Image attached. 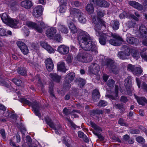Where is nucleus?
<instances>
[{"mask_svg": "<svg viewBox=\"0 0 147 147\" xmlns=\"http://www.w3.org/2000/svg\"><path fill=\"white\" fill-rule=\"evenodd\" d=\"M66 7L65 4H61L60 6L59 11L61 13H63L65 12Z\"/></svg>", "mask_w": 147, "mask_h": 147, "instance_id": "44", "label": "nucleus"}, {"mask_svg": "<svg viewBox=\"0 0 147 147\" xmlns=\"http://www.w3.org/2000/svg\"><path fill=\"white\" fill-rule=\"evenodd\" d=\"M131 53L130 49L127 47H126V49L124 51L119 52L118 56L122 59H127V57Z\"/></svg>", "mask_w": 147, "mask_h": 147, "instance_id": "11", "label": "nucleus"}, {"mask_svg": "<svg viewBox=\"0 0 147 147\" xmlns=\"http://www.w3.org/2000/svg\"><path fill=\"white\" fill-rule=\"evenodd\" d=\"M69 49L68 47L65 45H61L58 47L57 51L61 55H65L68 53Z\"/></svg>", "mask_w": 147, "mask_h": 147, "instance_id": "12", "label": "nucleus"}, {"mask_svg": "<svg viewBox=\"0 0 147 147\" xmlns=\"http://www.w3.org/2000/svg\"><path fill=\"white\" fill-rule=\"evenodd\" d=\"M78 39L80 46L84 50L92 51H96V45L92 41L87 32L84 31L80 32L79 34Z\"/></svg>", "mask_w": 147, "mask_h": 147, "instance_id": "1", "label": "nucleus"}, {"mask_svg": "<svg viewBox=\"0 0 147 147\" xmlns=\"http://www.w3.org/2000/svg\"><path fill=\"white\" fill-rule=\"evenodd\" d=\"M109 77L106 74H104L103 76V79L105 82H106L107 80Z\"/></svg>", "mask_w": 147, "mask_h": 147, "instance_id": "64", "label": "nucleus"}, {"mask_svg": "<svg viewBox=\"0 0 147 147\" xmlns=\"http://www.w3.org/2000/svg\"><path fill=\"white\" fill-rule=\"evenodd\" d=\"M0 133L3 139H5V136L4 130L3 129L0 130Z\"/></svg>", "mask_w": 147, "mask_h": 147, "instance_id": "58", "label": "nucleus"}, {"mask_svg": "<svg viewBox=\"0 0 147 147\" xmlns=\"http://www.w3.org/2000/svg\"><path fill=\"white\" fill-rule=\"evenodd\" d=\"M119 90V88L117 86H115V97L113 96L112 95H106V96L107 97L110 98L113 100H115L117 98V97L118 96V93Z\"/></svg>", "mask_w": 147, "mask_h": 147, "instance_id": "32", "label": "nucleus"}, {"mask_svg": "<svg viewBox=\"0 0 147 147\" xmlns=\"http://www.w3.org/2000/svg\"><path fill=\"white\" fill-rule=\"evenodd\" d=\"M100 96V93L98 90L95 89L94 90L92 93V96L94 100H96L97 99H99Z\"/></svg>", "mask_w": 147, "mask_h": 147, "instance_id": "35", "label": "nucleus"}, {"mask_svg": "<svg viewBox=\"0 0 147 147\" xmlns=\"http://www.w3.org/2000/svg\"><path fill=\"white\" fill-rule=\"evenodd\" d=\"M84 59L87 60L85 61L84 62H90L92 60V57L91 55L86 53V55L85 56Z\"/></svg>", "mask_w": 147, "mask_h": 147, "instance_id": "40", "label": "nucleus"}, {"mask_svg": "<svg viewBox=\"0 0 147 147\" xmlns=\"http://www.w3.org/2000/svg\"><path fill=\"white\" fill-rule=\"evenodd\" d=\"M7 25L12 28H18L20 27L18 21L15 19H11Z\"/></svg>", "mask_w": 147, "mask_h": 147, "instance_id": "20", "label": "nucleus"}, {"mask_svg": "<svg viewBox=\"0 0 147 147\" xmlns=\"http://www.w3.org/2000/svg\"><path fill=\"white\" fill-rule=\"evenodd\" d=\"M57 68L59 71L64 72L67 70L66 68L65 63L63 61H60L58 63Z\"/></svg>", "mask_w": 147, "mask_h": 147, "instance_id": "26", "label": "nucleus"}, {"mask_svg": "<svg viewBox=\"0 0 147 147\" xmlns=\"http://www.w3.org/2000/svg\"><path fill=\"white\" fill-rule=\"evenodd\" d=\"M65 145L67 146V147H75V145L73 144H71L70 142L65 143Z\"/></svg>", "mask_w": 147, "mask_h": 147, "instance_id": "59", "label": "nucleus"}, {"mask_svg": "<svg viewBox=\"0 0 147 147\" xmlns=\"http://www.w3.org/2000/svg\"><path fill=\"white\" fill-rule=\"evenodd\" d=\"M18 46L20 48L22 52L24 54L26 55L28 52L27 47L23 42L19 41L17 42Z\"/></svg>", "mask_w": 147, "mask_h": 147, "instance_id": "14", "label": "nucleus"}, {"mask_svg": "<svg viewBox=\"0 0 147 147\" xmlns=\"http://www.w3.org/2000/svg\"><path fill=\"white\" fill-rule=\"evenodd\" d=\"M70 14L71 16H73L74 17H77L79 22L80 23L84 24L86 23V18L84 17L83 13L79 9L72 8L70 10Z\"/></svg>", "mask_w": 147, "mask_h": 147, "instance_id": "4", "label": "nucleus"}, {"mask_svg": "<svg viewBox=\"0 0 147 147\" xmlns=\"http://www.w3.org/2000/svg\"><path fill=\"white\" fill-rule=\"evenodd\" d=\"M135 98L136 99L138 103L141 105H144L147 103V100L144 97L138 98L134 94Z\"/></svg>", "mask_w": 147, "mask_h": 147, "instance_id": "29", "label": "nucleus"}, {"mask_svg": "<svg viewBox=\"0 0 147 147\" xmlns=\"http://www.w3.org/2000/svg\"><path fill=\"white\" fill-rule=\"evenodd\" d=\"M90 2L101 7H108L109 5V3L104 0H90Z\"/></svg>", "mask_w": 147, "mask_h": 147, "instance_id": "10", "label": "nucleus"}, {"mask_svg": "<svg viewBox=\"0 0 147 147\" xmlns=\"http://www.w3.org/2000/svg\"><path fill=\"white\" fill-rule=\"evenodd\" d=\"M90 4H88L86 7V10L87 13L88 14H90L92 13L94 11V8L93 7L92 3L94 4L93 3L90 2Z\"/></svg>", "mask_w": 147, "mask_h": 147, "instance_id": "28", "label": "nucleus"}, {"mask_svg": "<svg viewBox=\"0 0 147 147\" xmlns=\"http://www.w3.org/2000/svg\"><path fill=\"white\" fill-rule=\"evenodd\" d=\"M21 6L27 9H30L32 6V2L29 0H25L22 1L21 3Z\"/></svg>", "mask_w": 147, "mask_h": 147, "instance_id": "23", "label": "nucleus"}, {"mask_svg": "<svg viewBox=\"0 0 147 147\" xmlns=\"http://www.w3.org/2000/svg\"><path fill=\"white\" fill-rule=\"evenodd\" d=\"M37 78H36V81H38V82L39 84H40V86L41 87V88H42V85L41 83V82L40 80V78H39V76H37Z\"/></svg>", "mask_w": 147, "mask_h": 147, "instance_id": "61", "label": "nucleus"}, {"mask_svg": "<svg viewBox=\"0 0 147 147\" xmlns=\"http://www.w3.org/2000/svg\"><path fill=\"white\" fill-rule=\"evenodd\" d=\"M12 32L11 31L8 30L6 31L4 28H0V36H7L8 35H11Z\"/></svg>", "mask_w": 147, "mask_h": 147, "instance_id": "30", "label": "nucleus"}, {"mask_svg": "<svg viewBox=\"0 0 147 147\" xmlns=\"http://www.w3.org/2000/svg\"><path fill=\"white\" fill-rule=\"evenodd\" d=\"M57 30L53 27H51L48 29L46 32V34L47 36L49 38H53L54 35L56 33Z\"/></svg>", "mask_w": 147, "mask_h": 147, "instance_id": "16", "label": "nucleus"}, {"mask_svg": "<svg viewBox=\"0 0 147 147\" xmlns=\"http://www.w3.org/2000/svg\"><path fill=\"white\" fill-rule=\"evenodd\" d=\"M86 55V53L82 52L81 50H80V52L75 57V59L79 62H84L87 60H85V56Z\"/></svg>", "mask_w": 147, "mask_h": 147, "instance_id": "17", "label": "nucleus"}, {"mask_svg": "<svg viewBox=\"0 0 147 147\" xmlns=\"http://www.w3.org/2000/svg\"><path fill=\"white\" fill-rule=\"evenodd\" d=\"M55 40L58 42H60L62 40V37L59 34H57L54 37Z\"/></svg>", "mask_w": 147, "mask_h": 147, "instance_id": "46", "label": "nucleus"}, {"mask_svg": "<svg viewBox=\"0 0 147 147\" xmlns=\"http://www.w3.org/2000/svg\"><path fill=\"white\" fill-rule=\"evenodd\" d=\"M46 67L49 71H52L54 67V64L52 60L49 58L47 59L45 61Z\"/></svg>", "mask_w": 147, "mask_h": 147, "instance_id": "15", "label": "nucleus"}, {"mask_svg": "<svg viewBox=\"0 0 147 147\" xmlns=\"http://www.w3.org/2000/svg\"><path fill=\"white\" fill-rule=\"evenodd\" d=\"M57 28L58 30L63 33L66 34L68 32V29L61 23L58 24Z\"/></svg>", "mask_w": 147, "mask_h": 147, "instance_id": "27", "label": "nucleus"}, {"mask_svg": "<svg viewBox=\"0 0 147 147\" xmlns=\"http://www.w3.org/2000/svg\"><path fill=\"white\" fill-rule=\"evenodd\" d=\"M136 81L137 84V85L139 88H142L143 89V88H142L143 86V84L144 83H143L142 84V86H140V84L141 83V82L140 80L138 78H136Z\"/></svg>", "mask_w": 147, "mask_h": 147, "instance_id": "51", "label": "nucleus"}, {"mask_svg": "<svg viewBox=\"0 0 147 147\" xmlns=\"http://www.w3.org/2000/svg\"><path fill=\"white\" fill-rule=\"evenodd\" d=\"M131 77H128L125 80V85L129 86L131 83Z\"/></svg>", "mask_w": 147, "mask_h": 147, "instance_id": "41", "label": "nucleus"}, {"mask_svg": "<svg viewBox=\"0 0 147 147\" xmlns=\"http://www.w3.org/2000/svg\"><path fill=\"white\" fill-rule=\"evenodd\" d=\"M24 33V35L26 36H28L29 33V32L28 29L24 28L23 30Z\"/></svg>", "mask_w": 147, "mask_h": 147, "instance_id": "57", "label": "nucleus"}, {"mask_svg": "<svg viewBox=\"0 0 147 147\" xmlns=\"http://www.w3.org/2000/svg\"><path fill=\"white\" fill-rule=\"evenodd\" d=\"M136 140L138 142L142 144L145 142V140L142 137L139 136L136 138Z\"/></svg>", "mask_w": 147, "mask_h": 147, "instance_id": "45", "label": "nucleus"}, {"mask_svg": "<svg viewBox=\"0 0 147 147\" xmlns=\"http://www.w3.org/2000/svg\"><path fill=\"white\" fill-rule=\"evenodd\" d=\"M115 84V81L112 79L109 80L107 83V85L110 87H112L113 86V85Z\"/></svg>", "mask_w": 147, "mask_h": 147, "instance_id": "49", "label": "nucleus"}, {"mask_svg": "<svg viewBox=\"0 0 147 147\" xmlns=\"http://www.w3.org/2000/svg\"><path fill=\"white\" fill-rule=\"evenodd\" d=\"M1 17L3 22L7 24L9 23V22L11 19L6 13H3L1 15Z\"/></svg>", "mask_w": 147, "mask_h": 147, "instance_id": "25", "label": "nucleus"}, {"mask_svg": "<svg viewBox=\"0 0 147 147\" xmlns=\"http://www.w3.org/2000/svg\"><path fill=\"white\" fill-rule=\"evenodd\" d=\"M74 5L76 7H78L81 5V3L78 1H76L74 2Z\"/></svg>", "mask_w": 147, "mask_h": 147, "instance_id": "62", "label": "nucleus"}, {"mask_svg": "<svg viewBox=\"0 0 147 147\" xmlns=\"http://www.w3.org/2000/svg\"><path fill=\"white\" fill-rule=\"evenodd\" d=\"M63 113L66 115H67L70 113V112L68 109L65 108L63 110Z\"/></svg>", "mask_w": 147, "mask_h": 147, "instance_id": "55", "label": "nucleus"}, {"mask_svg": "<svg viewBox=\"0 0 147 147\" xmlns=\"http://www.w3.org/2000/svg\"><path fill=\"white\" fill-rule=\"evenodd\" d=\"M21 101L25 104L32 106L33 109V111H34L36 115L38 117L40 116V114L39 112V109L40 108V104L37 102H34L32 104L31 102L28 100L24 98H21Z\"/></svg>", "mask_w": 147, "mask_h": 147, "instance_id": "5", "label": "nucleus"}, {"mask_svg": "<svg viewBox=\"0 0 147 147\" xmlns=\"http://www.w3.org/2000/svg\"><path fill=\"white\" fill-rule=\"evenodd\" d=\"M0 82L2 85L5 86L7 88L10 87V85L7 83L3 78H0Z\"/></svg>", "mask_w": 147, "mask_h": 147, "instance_id": "42", "label": "nucleus"}, {"mask_svg": "<svg viewBox=\"0 0 147 147\" xmlns=\"http://www.w3.org/2000/svg\"><path fill=\"white\" fill-rule=\"evenodd\" d=\"M128 3L130 6L139 10H141L143 9V6L135 1H129Z\"/></svg>", "mask_w": 147, "mask_h": 147, "instance_id": "22", "label": "nucleus"}, {"mask_svg": "<svg viewBox=\"0 0 147 147\" xmlns=\"http://www.w3.org/2000/svg\"><path fill=\"white\" fill-rule=\"evenodd\" d=\"M78 135L80 138H83L85 142H89L88 138L83 132L81 131H78Z\"/></svg>", "mask_w": 147, "mask_h": 147, "instance_id": "36", "label": "nucleus"}, {"mask_svg": "<svg viewBox=\"0 0 147 147\" xmlns=\"http://www.w3.org/2000/svg\"><path fill=\"white\" fill-rule=\"evenodd\" d=\"M102 65L104 67L105 66L106 68H109V70L115 74L118 73V71L114 63V61L110 59H106L103 61L101 63Z\"/></svg>", "mask_w": 147, "mask_h": 147, "instance_id": "3", "label": "nucleus"}, {"mask_svg": "<svg viewBox=\"0 0 147 147\" xmlns=\"http://www.w3.org/2000/svg\"><path fill=\"white\" fill-rule=\"evenodd\" d=\"M135 66L131 64H129L127 66V69L131 71L133 73V71L135 69Z\"/></svg>", "mask_w": 147, "mask_h": 147, "instance_id": "50", "label": "nucleus"}, {"mask_svg": "<svg viewBox=\"0 0 147 147\" xmlns=\"http://www.w3.org/2000/svg\"><path fill=\"white\" fill-rule=\"evenodd\" d=\"M43 8L41 5L36 7L34 9L33 11V15L36 18L39 17L42 12Z\"/></svg>", "mask_w": 147, "mask_h": 147, "instance_id": "13", "label": "nucleus"}, {"mask_svg": "<svg viewBox=\"0 0 147 147\" xmlns=\"http://www.w3.org/2000/svg\"><path fill=\"white\" fill-rule=\"evenodd\" d=\"M97 14L98 17H102L104 16L105 13L104 12H102L100 11H99L98 12Z\"/></svg>", "mask_w": 147, "mask_h": 147, "instance_id": "60", "label": "nucleus"}, {"mask_svg": "<svg viewBox=\"0 0 147 147\" xmlns=\"http://www.w3.org/2000/svg\"><path fill=\"white\" fill-rule=\"evenodd\" d=\"M118 123L119 124H120L122 126H126L127 124L124 122L123 120L121 119H120L118 121Z\"/></svg>", "mask_w": 147, "mask_h": 147, "instance_id": "54", "label": "nucleus"}, {"mask_svg": "<svg viewBox=\"0 0 147 147\" xmlns=\"http://www.w3.org/2000/svg\"><path fill=\"white\" fill-rule=\"evenodd\" d=\"M26 25L29 28L34 29L40 33L42 32L43 29L45 27V24L43 22H40L39 26H38L36 23L31 22H28Z\"/></svg>", "mask_w": 147, "mask_h": 147, "instance_id": "7", "label": "nucleus"}, {"mask_svg": "<svg viewBox=\"0 0 147 147\" xmlns=\"http://www.w3.org/2000/svg\"><path fill=\"white\" fill-rule=\"evenodd\" d=\"M111 26L114 30L118 29L119 27V23L117 21H112L111 23Z\"/></svg>", "mask_w": 147, "mask_h": 147, "instance_id": "33", "label": "nucleus"}, {"mask_svg": "<svg viewBox=\"0 0 147 147\" xmlns=\"http://www.w3.org/2000/svg\"><path fill=\"white\" fill-rule=\"evenodd\" d=\"M142 70L141 67H137L135 68L133 74L135 76H138L141 74Z\"/></svg>", "mask_w": 147, "mask_h": 147, "instance_id": "34", "label": "nucleus"}, {"mask_svg": "<svg viewBox=\"0 0 147 147\" xmlns=\"http://www.w3.org/2000/svg\"><path fill=\"white\" fill-rule=\"evenodd\" d=\"M121 102L125 103L128 101V99L126 97L124 96H122L121 98Z\"/></svg>", "mask_w": 147, "mask_h": 147, "instance_id": "56", "label": "nucleus"}, {"mask_svg": "<svg viewBox=\"0 0 147 147\" xmlns=\"http://www.w3.org/2000/svg\"><path fill=\"white\" fill-rule=\"evenodd\" d=\"M90 123L91 126L97 131H101L102 129L101 128L97 126L94 123L90 121Z\"/></svg>", "mask_w": 147, "mask_h": 147, "instance_id": "39", "label": "nucleus"}, {"mask_svg": "<svg viewBox=\"0 0 147 147\" xmlns=\"http://www.w3.org/2000/svg\"><path fill=\"white\" fill-rule=\"evenodd\" d=\"M139 131L138 129L132 130L130 132L134 134H138L139 133Z\"/></svg>", "mask_w": 147, "mask_h": 147, "instance_id": "63", "label": "nucleus"}, {"mask_svg": "<svg viewBox=\"0 0 147 147\" xmlns=\"http://www.w3.org/2000/svg\"><path fill=\"white\" fill-rule=\"evenodd\" d=\"M112 36L114 39H111L109 40L110 44L112 45L118 46L121 44V42L123 41V39L118 34H112Z\"/></svg>", "mask_w": 147, "mask_h": 147, "instance_id": "8", "label": "nucleus"}, {"mask_svg": "<svg viewBox=\"0 0 147 147\" xmlns=\"http://www.w3.org/2000/svg\"><path fill=\"white\" fill-rule=\"evenodd\" d=\"M49 76L52 81L56 82H59L61 79L60 76H59L56 73H50Z\"/></svg>", "mask_w": 147, "mask_h": 147, "instance_id": "19", "label": "nucleus"}, {"mask_svg": "<svg viewBox=\"0 0 147 147\" xmlns=\"http://www.w3.org/2000/svg\"><path fill=\"white\" fill-rule=\"evenodd\" d=\"M46 49L49 53H53L55 52V51L53 49L50 45L48 46L47 47Z\"/></svg>", "mask_w": 147, "mask_h": 147, "instance_id": "47", "label": "nucleus"}, {"mask_svg": "<svg viewBox=\"0 0 147 147\" xmlns=\"http://www.w3.org/2000/svg\"><path fill=\"white\" fill-rule=\"evenodd\" d=\"M69 18L67 20V23L69 24V27L71 32L73 33H75L77 32V29L76 27L73 24V22H71Z\"/></svg>", "mask_w": 147, "mask_h": 147, "instance_id": "24", "label": "nucleus"}, {"mask_svg": "<svg viewBox=\"0 0 147 147\" xmlns=\"http://www.w3.org/2000/svg\"><path fill=\"white\" fill-rule=\"evenodd\" d=\"M45 120L49 126L54 130L56 134H61V131H62V127L60 124H58L57 125H55L49 117H46L45 118Z\"/></svg>", "mask_w": 147, "mask_h": 147, "instance_id": "6", "label": "nucleus"}, {"mask_svg": "<svg viewBox=\"0 0 147 147\" xmlns=\"http://www.w3.org/2000/svg\"><path fill=\"white\" fill-rule=\"evenodd\" d=\"M12 82L16 85L18 86L21 85L22 84V81L17 79H13L12 80Z\"/></svg>", "mask_w": 147, "mask_h": 147, "instance_id": "43", "label": "nucleus"}, {"mask_svg": "<svg viewBox=\"0 0 147 147\" xmlns=\"http://www.w3.org/2000/svg\"><path fill=\"white\" fill-rule=\"evenodd\" d=\"M40 44L41 46L45 49H47L48 46H49V45H48L47 43L43 41L41 42H40Z\"/></svg>", "mask_w": 147, "mask_h": 147, "instance_id": "52", "label": "nucleus"}, {"mask_svg": "<svg viewBox=\"0 0 147 147\" xmlns=\"http://www.w3.org/2000/svg\"><path fill=\"white\" fill-rule=\"evenodd\" d=\"M88 68L89 72L90 73L96 74L99 71L100 67L98 64L94 63L91 64L89 66Z\"/></svg>", "mask_w": 147, "mask_h": 147, "instance_id": "9", "label": "nucleus"}, {"mask_svg": "<svg viewBox=\"0 0 147 147\" xmlns=\"http://www.w3.org/2000/svg\"><path fill=\"white\" fill-rule=\"evenodd\" d=\"M139 31L140 34V37H144L147 38V30L146 27L143 25H142L139 27Z\"/></svg>", "mask_w": 147, "mask_h": 147, "instance_id": "18", "label": "nucleus"}, {"mask_svg": "<svg viewBox=\"0 0 147 147\" xmlns=\"http://www.w3.org/2000/svg\"><path fill=\"white\" fill-rule=\"evenodd\" d=\"M127 13L126 12H123L120 14L119 17L121 19H123L127 17Z\"/></svg>", "mask_w": 147, "mask_h": 147, "instance_id": "53", "label": "nucleus"}, {"mask_svg": "<svg viewBox=\"0 0 147 147\" xmlns=\"http://www.w3.org/2000/svg\"><path fill=\"white\" fill-rule=\"evenodd\" d=\"M107 105V103L105 100H101L98 103V106L100 107H104Z\"/></svg>", "mask_w": 147, "mask_h": 147, "instance_id": "48", "label": "nucleus"}, {"mask_svg": "<svg viewBox=\"0 0 147 147\" xmlns=\"http://www.w3.org/2000/svg\"><path fill=\"white\" fill-rule=\"evenodd\" d=\"M75 76V73L74 72H71L67 74L65 78V82L66 83L69 84L72 81Z\"/></svg>", "mask_w": 147, "mask_h": 147, "instance_id": "21", "label": "nucleus"}, {"mask_svg": "<svg viewBox=\"0 0 147 147\" xmlns=\"http://www.w3.org/2000/svg\"><path fill=\"white\" fill-rule=\"evenodd\" d=\"M98 22H95L96 19L95 17H93V21L95 24L96 34L97 36H100L99 41L100 43L102 45H104L105 44L107 40H109L110 38V36L106 34L102 33L99 30H101L102 26L105 27L106 23L101 19H98Z\"/></svg>", "mask_w": 147, "mask_h": 147, "instance_id": "2", "label": "nucleus"}, {"mask_svg": "<svg viewBox=\"0 0 147 147\" xmlns=\"http://www.w3.org/2000/svg\"><path fill=\"white\" fill-rule=\"evenodd\" d=\"M77 81L78 84L80 88L83 87L86 83L85 80L82 78H78Z\"/></svg>", "mask_w": 147, "mask_h": 147, "instance_id": "38", "label": "nucleus"}, {"mask_svg": "<svg viewBox=\"0 0 147 147\" xmlns=\"http://www.w3.org/2000/svg\"><path fill=\"white\" fill-rule=\"evenodd\" d=\"M130 35L129 34H128L127 35V39H126L127 42L130 44H133L137 41L138 40L134 37L130 36Z\"/></svg>", "mask_w": 147, "mask_h": 147, "instance_id": "31", "label": "nucleus"}, {"mask_svg": "<svg viewBox=\"0 0 147 147\" xmlns=\"http://www.w3.org/2000/svg\"><path fill=\"white\" fill-rule=\"evenodd\" d=\"M18 74L22 76H25L26 74V72L25 68L23 67L18 68Z\"/></svg>", "mask_w": 147, "mask_h": 147, "instance_id": "37", "label": "nucleus"}]
</instances>
